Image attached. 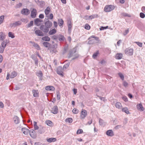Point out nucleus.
<instances>
[{"instance_id": "6ab92c4d", "label": "nucleus", "mask_w": 145, "mask_h": 145, "mask_svg": "<svg viewBox=\"0 0 145 145\" xmlns=\"http://www.w3.org/2000/svg\"><path fill=\"white\" fill-rule=\"evenodd\" d=\"M21 22L20 21H18L16 22H15L14 23H13L11 24V26L12 27H15L16 26L18 25H21Z\"/></svg>"}, {"instance_id": "6e6d98bb", "label": "nucleus", "mask_w": 145, "mask_h": 145, "mask_svg": "<svg viewBox=\"0 0 145 145\" xmlns=\"http://www.w3.org/2000/svg\"><path fill=\"white\" fill-rule=\"evenodd\" d=\"M129 32V29H127V30H126L125 32H124L123 33V34L125 36Z\"/></svg>"}, {"instance_id": "cd10ccee", "label": "nucleus", "mask_w": 145, "mask_h": 145, "mask_svg": "<svg viewBox=\"0 0 145 145\" xmlns=\"http://www.w3.org/2000/svg\"><path fill=\"white\" fill-rule=\"evenodd\" d=\"M115 106L118 109H121L122 107L121 104L119 102L116 103L115 104Z\"/></svg>"}, {"instance_id": "13d9d810", "label": "nucleus", "mask_w": 145, "mask_h": 145, "mask_svg": "<svg viewBox=\"0 0 145 145\" xmlns=\"http://www.w3.org/2000/svg\"><path fill=\"white\" fill-rule=\"evenodd\" d=\"M5 48L0 47V54L2 53H3Z\"/></svg>"}, {"instance_id": "4468645a", "label": "nucleus", "mask_w": 145, "mask_h": 145, "mask_svg": "<svg viewBox=\"0 0 145 145\" xmlns=\"http://www.w3.org/2000/svg\"><path fill=\"white\" fill-rule=\"evenodd\" d=\"M22 131L24 134L27 135L29 133V130L28 129L24 127L22 129Z\"/></svg>"}, {"instance_id": "a19ab883", "label": "nucleus", "mask_w": 145, "mask_h": 145, "mask_svg": "<svg viewBox=\"0 0 145 145\" xmlns=\"http://www.w3.org/2000/svg\"><path fill=\"white\" fill-rule=\"evenodd\" d=\"M99 124L100 125L103 126L104 125V122L103 120L101 119H99Z\"/></svg>"}, {"instance_id": "7ed1b4c3", "label": "nucleus", "mask_w": 145, "mask_h": 145, "mask_svg": "<svg viewBox=\"0 0 145 145\" xmlns=\"http://www.w3.org/2000/svg\"><path fill=\"white\" fill-rule=\"evenodd\" d=\"M114 8V7L112 5H106L104 9V11L106 12L111 11Z\"/></svg>"}, {"instance_id": "9b49d317", "label": "nucleus", "mask_w": 145, "mask_h": 145, "mask_svg": "<svg viewBox=\"0 0 145 145\" xmlns=\"http://www.w3.org/2000/svg\"><path fill=\"white\" fill-rule=\"evenodd\" d=\"M67 25L68 28V32L70 33L71 32L72 27L71 22L70 21L68 22Z\"/></svg>"}, {"instance_id": "aec40b11", "label": "nucleus", "mask_w": 145, "mask_h": 145, "mask_svg": "<svg viewBox=\"0 0 145 145\" xmlns=\"http://www.w3.org/2000/svg\"><path fill=\"white\" fill-rule=\"evenodd\" d=\"M32 92L34 97H36L39 96V92L37 90H33Z\"/></svg>"}, {"instance_id": "f257e3e1", "label": "nucleus", "mask_w": 145, "mask_h": 145, "mask_svg": "<svg viewBox=\"0 0 145 145\" xmlns=\"http://www.w3.org/2000/svg\"><path fill=\"white\" fill-rule=\"evenodd\" d=\"M76 51L75 49H74L72 51H71L69 54L68 57L70 58L71 57H73L72 59H74L78 58V55L76 53Z\"/></svg>"}, {"instance_id": "052dcab7", "label": "nucleus", "mask_w": 145, "mask_h": 145, "mask_svg": "<svg viewBox=\"0 0 145 145\" xmlns=\"http://www.w3.org/2000/svg\"><path fill=\"white\" fill-rule=\"evenodd\" d=\"M48 18H49L50 19H52L53 18V14H50V15L48 16Z\"/></svg>"}, {"instance_id": "f3484780", "label": "nucleus", "mask_w": 145, "mask_h": 145, "mask_svg": "<svg viewBox=\"0 0 145 145\" xmlns=\"http://www.w3.org/2000/svg\"><path fill=\"white\" fill-rule=\"evenodd\" d=\"M36 75L39 78L40 80H42V73L40 71H39L36 72Z\"/></svg>"}, {"instance_id": "ea45409f", "label": "nucleus", "mask_w": 145, "mask_h": 145, "mask_svg": "<svg viewBox=\"0 0 145 145\" xmlns=\"http://www.w3.org/2000/svg\"><path fill=\"white\" fill-rule=\"evenodd\" d=\"M65 121L68 122L69 123H71L72 121V119L71 118H69L66 119Z\"/></svg>"}, {"instance_id": "423d86ee", "label": "nucleus", "mask_w": 145, "mask_h": 145, "mask_svg": "<svg viewBox=\"0 0 145 145\" xmlns=\"http://www.w3.org/2000/svg\"><path fill=\"white\" fill-rule=\"evenodd\" d=\"M63 69L62 67L61 66L58 67L57 69V74L62 76H63Z\"/></svg>"}, {"instance_id": "37998d69", "label": "nucleus", "mask_w": 145, "mask_h": 145, "mask_svg": "<svg viewBox=\"0 0 145 145\" xmlns=\"http://www.w3.org/2000/svg\"><path fill=\"white\" fill-rule=\"evenodd\" d=\"M7 45V42H5V41H4L1 43V47L5 48Z\"/></svg>"}, {"instance_id": "c85d7f7f", "label": "nucleus", "mask_w": 145, "mask_h": 145, "mask_svg": "<svg viewBox=\"0 0 145 145\" xmlns=\"http://www.w3.org/2000/svg\"><path fill=\"white\" fill-rule=\"evenodd\" d=\"M50 8L49 7H47L44 10L45 14L46 15H48L50 12Z\"/></svg>"}, {"instance_id": "bb28decb", "label": "nucleus", "mask_w": 145, "mask_h": 145, "mask_svg": "<svg viewBox=\"0 0 145 145\" xmlns=\"http://www.w3.org/2000/svg\"><path fill=\"white\" fill-rule=\"evenodd\" d=\"M5 35L3 34V32L0 33V40H3L5 39Z\"/></svg>"}, {"instance_id": "0eeeda50", "label": "nucleus", "mask_w": 145, "mask_h": 145, "mask_svg": "<svg viewBox=\"0 0 145 145\" xmlns=\"http://www.w3.org/2000/svg\"><path fill=\"white\" fill-rule=\"evenodd\" d=\"M87 115V111L85 110L82 109L80 116V118L81 119H84L86 116Z\"/></svg>"}, {"instance_id": "a211bd4d", "label": "nucleus", "mask_w": 145, "mask_h": 145, "mask_svg": "<svg viewBox=\"0 0 145 145\" xmlns=\"http://www.w3.org/2000/svg\"><path fill=\"white\" fill-rule=\"evenodd\" d=\"M123 57V54L121 53H118L115 55V57L116 59H120L122 58Z\"/></svg>"}, {"instance_id": "2eb2a0df", "label": "nucleus", "mask_w": 145, "mask_h": 145, "mask_svg": "<svg viewBox=\"0 0 145 145\" xmlns=\"http://www.w3.org/2000/svg\"><path fill=\"white\" fill-rule=\"evenodd\" d=\"M52 24V23L51 22L48 21L45 23V25L49 29L51 27Z\"/></svg>"}, {"instance_id": "0e129e2a", "label": "nucleus", "mask_w": 145, "mask_h": 145, "mask_svg": "<svg viewBox=\"0 0 145 145\" xmlns=\"http://www.w3.org/2000/svg\"><path fill=\"white\" fill-rule=\"evenodd\" d=\"M50 52H51V53H56V52H57L56 50H55L54 49H53V50H50Z\"/></svg>"}, {"instance_id": "9d476101", "label": "nucleus", "mask_w": 145, "mask_h": 145, "mask_svg": "<svg viewBox=\"0 0 145 145\" xmlns=\"http://www.w3.org/2000/svg\"><path fill=\"white\" fill-rule=\"evenodd\" d=\"M58 107L57 106H53L51 110V112L54 114H56L58 112Z\"/></svg>"}, {"instance_id": "ddd939ff", "label": "nucleus", "mask_w": 145, "mask_h": 145, "mask_svg": "<svg viewBox=\"0 0 145 145\" xmlns=\"http://www.w3.org/2000/svg\"><path fill=\"white\" fill-rule=\"evenodd\" d=\"M106 133L107 135L109 137H112L114 135V133L112 130H108L106 132Z\"/></svg>"}, {"instance_id": "c9c22d12", "label": "nucleus", "mask_w": 145, "mask_h": 145, "mask_svg": "<svg viewBox=\"0 0 145 145\" xmlns=\"http://www.w3.org/2000/svg\"><path fill=\"white\" fill-rule=\"evenodd\" d=\"M99 54L98 51H97L95 53H94L92 57L94 59H95Z\"/></svg>"}, {"instance_id": "e433bc0d", "label": "nucleus", "mask_w": 145, "mask_h": 145, "mask_svg": "<svg viewBox=\"0 0 145 145\" xmlns=\"http://www.w3.org/2000/svg\"><path fill=\"white\" fill-rule=\"evenodd\" d=\"M33 46L37 49L39 50L40 49V47L39 45L37 43L34 42Z\"/></svg>"}, {"instance_id": "c03bdc74", "label": "nucleus", "mask_w": 145, "mask_h": 145, "mask_svg": "<svg viewBox=\"0 0 145 145\" xmlns=\"http://www.w3.org/2000/svg\"><path fill=\"white\" fill-rule=\"evenodd\" d=\"M8 37H11L12 38H14L15 36L11 32H9L8 33Z\"/></svg>"}, {"instance_id": "20e7f679", "label": "nucleus", "mask_w": 145, "mask_h": 145, "mask_svg": "<svg viewBox=\"0 0 145 145\" xmlns=\"http://www.w3.org/2000/svg\"><path fill=\"white\" fill-rule=\"evenodd\" d=\"M133 50L132 48H126L125 51V53L129 56H131L133 54Z\"/></svg>"}, {"instance_id": "774afa93", "label": "nucleus", "mask_w": 145, "mask_h": 145, "mask_svg": "<svg viewBox=\"0 0 145 145\" xmlns=\"http://www.w3.org/2000/svg\"><path fill=\"white\" fill-rule=\"evenodd\" d=\"M121 127V125H118L115 127V129H118Z\"/></svg>"}, {"instance_id": "f704fd0d", "label": "nucleus", "mask_w": 145, "mask_h": 145, "mask_svg": "<svg viewBox=\"0 0 145 145\" xmlns=\"http://www.w3.org/2000/svg\"><path fill=\"white\" fill-rule=\"evenodd\" d=\"M98 17V16L97 14H92L91 16H89V19H93L95 18H97Z\"/></svg>"}, {"instance_id": "e2e57ef3", "label": "nucleus", "mask_w": 145, "mask_h": 145, "mask_svg": "<svg viewBox=\"0 0 145 145\" xmlns=\"http://www.w3.org/2000/svg\"><path fill=\"white\" fill-rule=\"evenodd\" d=\"M4 106V105L3 103L2 102L0 101V107L1 108H3Z\"/></svg>"}, {"instance_id": "603ef678", "label": "nucleus", "mask_w": 145, "mask_h": 145, "mask_svg": "<svg viewBox=\"0 0 145 145\" xmlns=\"http://www.w3.org/2000/svg\"><path fill=\"white\" fill-rule=\"evenodd\" d=\"M83 132V131L81 129H79L77 130L76 132V133L77 134H80L82 133Z\"/></svg>"}, {"instance_id": "79ce46f5", "label": "nucleus", "mask_w": 145, "mask_h": 145, "mask_svg": "<svg viewBox=\"0 0 145 145\" xmlns=\"http://www.w3.org/2000/svg\"><path fill=\"white\" fill-rule=\"evenodd\" d=\"M57 100H59L60 99L61 97H60V93L59 91H57Z\"/></svg>"}, {"instance_id": "58836bf2", "label": "nucleus", "mask_w": 145, "mask_h": 145, "mask_svg": "<svg viewBox=\"0 0 145 145\" xmlns=\"http://www.w3.org/2000/svg\"><path fill=\"white\" fill-rule=\"evenodd\" d=\"M34 129L35 130H37L39 129V127L37 125V123L36 121L34 122Z\"/></svg>"}, {"instance_id": "4c0bfd02", "label": "nucleus", "mask_w": 145, "mask_h": 145, "mask_svg": "<svg viewBox=\"0 0 145 145\" xmlns=\"http://www.w3.org/2000/svg\"><path fill=\"white\" fill-rule=\"evenodd\" d=\"M43 45L46 47H48L50 46V43L47 42H44L43 43Z\"/></svg>"}, {"instance_id": "dca6fc26", "label": "nucleus", "mask_w": 145, "mask_h": 145, "mask_svg": "<svg viewBox=\"0 0 145 145\" xmlns=\"http://www.w3.org/2000/svg\"><path fill=\"white\" fill-rule=\"evenodd\" d=\"M35 33L38 36H43L44 35L43 32L39 30H36Z\"/></svg>"}, {"instance_id": "6e6552de", "label": "nucleus", "mask_w": 145, "mask_h": 145, "mask_svg": "<svg viewBox=\"0 0 145 145\" xmlns=\"http://www.w3.org/2000/svg\"><path fill=\"white\" fill-rule=\"evenodd\" d=\"M22 14L25 15H27L29 14L30 13L29 10L27 8H23L21 11Z\"/></svg>"}, {"instance_id": "338daca9", "label": "nucleus", "mask_w": 145, "mask_h": 145, "mask_svg": "<svg viewBox=\"0 0 145 145\" xmlns=\"http://www.w3.org/2000/svg\"><path fill=\"white\" fill-rule=\"evenodd\" d=\"M105 62H106L104 60H102L100 62V63L101 64V65H104L105 63Z\"/></svg>"}, {"instance_id": "c756f323", "label": "nucleus", "mask_w": 145, "mask_h": 145, "mask_svg": "<svg viewBox=\"0 0 145 145\" xmlns=\"http://www.w3.org/2000/svg\"><path fill=\"white\" fill-rule=\"evenodd\" d=\"M56 32V30L54 29L50 30L49 32V34L50 35H52L55 34Z\"/></svg>"}, {"instance_id": "412c9836", "label": "nucleus", "mask_w": 145, "mask_h": 145, "mask_svg": "<svg viewBox=\"0 0 145 145\" xmlns=\"http://www.w3.org/2000/svg\"><path fill=\"white\" fill-rule=\"evenodd\" d=\"M45 89L47 90L54 91L55 90V88L53 86H48L45 87Z\"/></svg>"}, {"instance_id": "680f3d73", "label": "nucleus", "mask_w": 145, "mask_h": 145, "mask_svg": "<svg viewBox=\"0 0 145 145\" xmlns=\"http://www.w3.org/2000/svg\"><path fill=\"white\" fill-rule=\"evenodd\" d=\"M34 60L35 61V64L37 65L38 63V60L37 58H35L34 59Z\"/></svg>"}, {"instance_id": "5fc2aeb1", "label": "nucleus", "mask_w": 145, "mask_h": 145, "mask_svg": "<svg viewBox=\"0 0 145 145\" xmlns=\"http://www.w3.org/2000/svg\"><path fill=\"white\" fill-rule=\"evenodd\" d=\"M90 26L88 24H86L85 27V28L86 29L89 30L90 29Z\"/></svg>"}, {"instance_id": "1a4fd4ad", "label": "nucleus", "mask_w": 145, "mask_h": 145, "mask_svg": "<svg viewBox=\"0 0 145 145\" xmlns=\"http://www.w3.org/2000/svg\"><path fill=\"white\" fill-rule=\"evenodd\" d=\"M31 137L33 138H35L36 137V135L34 130L31 129L29 131V133Z\"/></svg>"}, {"instance_id": "de8ad7c7", "label": "nucleus", "mask_w": 145, "mask_h": 145, "mask_svg": "<svg viewBox=\"0 0 145 145\" xmlns=\"http://www.w3.org/2000/svg\"><path fill=\"white\" fill-rule=\"evenodd\" d=\"M64 37L63 36L60 35L59 38L58 39L60 41H63L64 40Z\"/></svg>"}, {"instance_id": "f8f14e48", "label": "nucleus", "mask_w": 145, "mask_h": 145, "mask_svg": "<svg viewBox=\"0 0 145 145\" xmlns=\"http://www.w3.org/2000/svg\"><path fill=\"white\" fill-rule=\"evenodd\" d=\"M37 10L35 9H33L31 13V16L32 18H35L36 15Z\"/></svg>"}, {"instance_id": "39448f33", "label": "nucleus", "mask_w": 145, "mask_h": 145, "mask_svg": "<svg viewBox=\"0 0 145 145\" xmlns=\"http://www.w3.org/2000/svg\"><path fill=\"white\" fill-rule=\"evenodd\" d=\"M49 28L45 25H41L40 27V29L44 32L47 33L49 31Z\"/></svg>"}, {"instance_id": "b1692460", "label": "nucleus", "mask_w": 145, "mask_h": 145, "mask_svg": "<svg viewBox=\"0 0 145 145\" xmlns=\"http://www.w3.org/2000/svg\"><path fill=\"white\" fill-rule=\"evenodd\" d=\"M17 73L15 71L12 72L10 74V78H13L15 77L17 75Z\"/></svg>"}, {"instance_id": "3c124183", "label": "nucleus", "mask_w": 145, "mask_h": 145, "mask_svg": "<svg viewBox=\"0 0 145 145\" xmlns=\"http://www.w3.org/2000/svg\"><path fill=\"white\" fill-rule=\"evenodd\" d=\"M118 75L121 79L123 80L124 79V76L121 73H119Z\"/></svg>"}, {"instance_id": "49530a36", "label": "nucleus", "mask_w": 145, "mask_h": 145, "mask_svg": "<svg viewBox=\"0 0 145 145\" xmlns=\"http://www.w3.org/2000/svg\"><path fill=\"white\" fill-rule=\"evenodd\" d=\"M123 85L125 88L128 87V84L125 81H123Z\"/></svg>"}, {"instance_id": "bf43d9fd", "label": "nucleus", "mask_w": 145, "mask_h": 145, "mask_svg": "<svg viewBox=\"0 0 145 145\" xmlns=\"http://www.w3.org/2000/svg\"><path fill=\"white\" fill-rule=\"evenodd\" d=\"M58 36L56 35H54L52 37V39L54 40H57L58 39Z\"/></svg>"}, {"instance_id": "a18cd8bd", "label": "nucleus", "mask_w": 145, "mask_h": 145, "mask_svg": "<svg viewBox=\"0 0 145 145\" xmlns=\"http://www.w3.org/2000/svg\"><path fill=\"white\" fill-rule=\"evenodd\" d=\"M4 16L2 15L0 17V25L2 24L3 21Z\"/></svg>"}, {"instance_id": "09e8293b", "label": "nucleus", "mask_w": 145, "mask_h": 145, "mask_svg": "<svg viewBox=\"0 0 145 145\" xmlns=\"http://www.w3.org/2000/svg\"><path fill=\"white\" fill-rule=\"evenodd\" d=\"M33 22L32 21H31L27 25V28H29L33 25Z\"/></svg>"}, {"instance_id": "393cba45", "label": "nucleus", "mask_w": 145, "mask_h": 145, "mask_svg": "<svg viewBox=\"0 0 145 145\" xmlns=\"http://www.w3.org/2000/svg\"><path fill=\"white\" fill-rule=\"evenodd\" d=\"M137 109L139 110L143 111L144 110V109L141 104L137 105Z\"/></svg>"}, {"instance_id": "5701e85b", "label": "nucleus", "mask_w": 145, "mask_h": 145, "mask_svg": "<svg viewBox=\"0 0 145 145\" xmlns=\"http://www.w3.org/2000/svg\"><path fill=\"white\" fill-rule=\"evenodd\" d=\"M13 120L15 123L17 124L19 123L20 120L19 118L17 116H15L13 118Z\"/></svg>"}, {"instance_id": "72a5a7b5", "label": "nucleus", "mask_w": 145, "mask_h": 145, "mask_svg": "<svg viewBox=\"0 0 145 145\" xmlns=\"http://www.w3.org/2000/svg\"><path fill=\"white\" fill-rule=\"evenodd\" d=\"M42 39L43 40L49 41L50 40V38L48 36H45L42 37Z\"/></svg>"}, {"instance_id": "4d7b16f0", "label": "nucleus", "mask_w": 145, "mask_h": 145, "mask_svg": "<svg viewBox=\"0 0 145 145\" xmlns=\"http://www.w3.org/2000/svg\"><path fill=\"white\" fill-rule=\"evenodd\" d=\"M135 43L139 46L140 47H142V43L139 42H135Z\"/></svg>"}, {"instance_id": "864d4df0", "label": "nucleus", "mask_w": 145, "mask_h": 145, "mask_svg": "<svg viewBox=\"0 0 145 145\" xmlns=\"http://www.w3.org/2000/svg\"><path fill=\"white\" fill-rule=\"evenodd\" d=\"M140 16L142 18H144L145 17V15L144 13L141 12L140 14Z\"/></svg>"}, {"instance_id": "8fccbe9b", "label": "nucleus", "mask_w": 145, "mask_h": 145, "mask_svg": "<svg viewBox=\"0 0 145 145\" xmlns=\"http://www.w3.org/2000/svg\"><path fill=\"white\" fill-rule=\"evenodd\" d=\"M72 112L74 114H77L78 113L79 110L76 108H74L72 110Z\"/></svg>"}, {"instance_id": "473e14b6", "label": "nucleus", "mask_w": 145, "mask_h": 145, "mask_svg": "<svg viewBox=\"0 0 145 145\" xmlns=\"http://www.w3.org/2000/svg\"><path fill=\"white\" fill-rule=\"evenodd\" d=\"M45 123L47 125L50 126H52L53 125V123L52 122L49 120L46 121Z\"/></svg>"}, {"instance_id": "f03ea898", "label": "nucleus", "mask_w": 145, "mask_h": 145, "mask_svg": "<svg viewBox=\"0 0 145 145\" xmlns=\"http://www.w3.org/2000/svg\"><path fill=\"white\" fill-rule=\"evenodd\" d=\"M92 38H94V39H91L88 41V43L89 44H91L96 43L97 41L99 40V38L96 37H95L94 36H91L89 38V39Z\"/></svg>"}, {"instance_id": "69168bd1", "label": "nucleus", "mask_w": 145, "mask_h": 145, "mask_svg": "<svg viewBox=\"0 0 145 145\" xmlns=\"http://www.w3.org/2000/svg\"><path fill=\"white\" fill-rule=\"evenodd\" d=\"M123 99L125 102L127 101V98L126 97H122Z\"/></svg>"}, {"instance_id": "2f4dec72", "label": "nucleus", "mask_w": 145, "mask_h": 145, "mask_svg": "<svg viewBox=\"0 0 145 145\" xmlns=\"http://www.w3.org/2000/svg\"><path fill=\"white\" fill-rule=\"evenodd\" d=\"M58 23L60 26H62L63 24V21L62 19H58Z\"/></svg>"}, {"instance_id": "7c9ffc66", "label": "nucleus", "mask_w": 145, "mask_h": 145, "mask_svg": "<svg viewBox=\"0 0 145 145\" xmlns=\"http://www.w3.org/2000/svg\"><path fill=\"white\" fill-rule=\"evenodd\" d=\"M122 111L123 112H125L127 114H129L128 109L127 107H125L122 108Z\"/></svg>"}, {"instance_id": "4be33fe9", "label": "nucleus", "mask_w": 145, "mask_h": 145, "mask_svg": "<svg viewBox=\"0 0 145 145\" xmlns=\"http://www.w3.org/2000/svg\"><path fill=\"white\" fill-rule=\"evenodd\" d=\"M42 22V20L39 18H37L35 20V23L37 25H39L40 24V23Z\"/></svg>"}, {"instance_id": "a878e982", "label": "nucleus", "mask_w": 145, "mask_h": 145, "mask_svg": "<svg viewBox=\"0 0 145 145\" xmlns=\"http://www.w3.org/2000/svg\"><path fill=\"white\" fill-rule=\"evenodd\" d=\"M46 140L48 142H51L56 141V139L55 138H50L47 139Z\"/></svg>"}]
</instances>
